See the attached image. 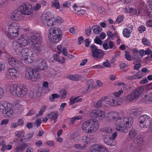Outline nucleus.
I'll list each match as a JSON object with an SVG mask.
<instances>
[{
	"label": "nucleus",
	"mask_w": 152,
	"mask_h": 152,
	"mask_svg": "<svg viewBox=\"0 0 152 152\" xmlns=\"http://www.w3.org/2000/svg\"><path fill=\"white\" fill-rule=\"evenodd\" d=\"M133 120L131 118L122 117L117 119L115 122L116 130L120 132L127 133L128 129L132 126Z\"/></svg>",
	"instance_id": "nucleus-1"
},
{
	"label": "nucleus",
	"mask_w": 152,
	"mask_h": 152,
	"mask_svg": "<svg viewBox=\"0 0 152 152\" xmlns=\"http://www.w3.org/2000/svg\"><path fill=\"white\" fill-rule=\"evenodd\" d=\"M10 91L13 96L18 97H23L28 93L26 86L21 83L11 84L10 86Z\"/></svg>",
	"instance_id": "nucleus-2"
},
{
	"label": "nucleus",
	"mask_w": 152,
	"mask_h": 152,
	"mask_svg": "<svg viewBox=\"0 0 152 152\" xmlns=\"http://www.w3.org/2000/svg\"><path fill=\"white\" fill-rule=\"evenodd\" d=\"M99 127V123L93 119L87 120L82 125L83 132L87 133H91L96 132Z\"/></svg>",
	"instance_id": "nucleus-3"
},
{
	"label": "nucleus",
	"mask_w": 152,
	"mask_h": 152,
	"mask_svg": "<svg viewBox=\"0 0 152 152\" xmlns=\"http://www.w3.org/2000/svg\"><path fill=\"white\" fill-rule=\"evenodd\" d=\"M48 32L49 39L51 42L55 43L61 39L62 33L58 28L52 27L49 29Z\"/></svg>",
	"instance_id": "nucleus-4"
},
{
	"label": "nucleus",
	"mask_w": 152,
	"mask_h": 152,
	"mask_svg": "<svg viewBox=\"0 0 152 152\" xmlns=\"http://www.w3.org/2000/svg\"><path fill=\"white\" fill-rule=\"evenodd\" d=\"M29 43V39L25 34L22 35L17 41H13L12 43V48L16 50L17 53L19 52V49H22V47L27 45Z\"/></svg>",
	"instance_id": "nucleus-5"
},
{
	"label": "nucleus",
	"mask_w": 152,
	"mask_h": 152,
	"mask_svg": "<svg viewBox=\"0 0 152 152\" xmlns=\"http://www.w3.org/2000/svg\"><path fill=\"white\" fill-rule=\"evenodd\" d=\"M140 123V126L145 128H148V132H152V129L150 128L152 124V119L148 116L146 115H141L138 120Z\"/></svg>",
	"instance_id": "nucleus-6"
},
{
	"label": "nucleus",
	"mask_w": 152,
	"mask_h": 152,
	"mask_svg": "<svg viewBox=\"0 0 152 152\" xmlns=\"http://www.w3.org/2000/svg\"><path fill=\"white\" fill-rule=\"evenodd\" d=\"M91 52V56L95 60H98L103 58L104 55V52L102 50L99 49L94 44L90 46Z\"/></svg>",
	"instance_id": "nucleus-7"
},
{
	"label": "nucleus",
	"mask_w": 152,
	"mask_h": 152,
	"mask_svg": "<svg viewBox=\"0 0 152 152\" xmlns=\"http://www.w3.org/2000/svg\"><path fill=\"white\" fill-rule=\"evenodd\" d=\"M25 76L27 79L31 80L32 81H35L40 78L39 72L37 70H34L31 68L27 69Z\"/></svg>",
	"instance_id": "nucleus-8"
},
{
	"label": "nucleus",
	"mask_w": 152,
	"mask_h": 152,
	"mask_svg": "<svg viewBox=\"0 0 152 152\" xmlns=\"http://www.w3.org/2000/svg\"><path fill=\"white\" fill-rule=\"evenodd\" d=\"M19 25L15 22L10 24L8 27V32L11 36L16 37L18 36L19 34Z\"/></svg>",
	"instance_id": "nucleus-9"
},
{
	"label": "nucleus",
	"mask_w": 152,
	"mask_h": 152,
	"mask_svg": "<svg viewBox=\"0 0 152 152\" xmlns=\"http://www.w3.org/2000/svg\"><path fill=\"white\" fill-rule=\"evenodd\" d=\"M117 135V133L115 132L112 134L111 137H109L108 134H106L103 136V140L104 142L107 145L110 146H114L116 144V142L114 140Z\"/></svg>",
	"instance_id": "nucleus-10"
},
{
	"label": "nucleus",
	"mask_w": 152,
	"mask_h": 152,
	"mask_svg": "<svg viewBox=\"0 0 152 152\" xmlns=\"http://www.w3.org/2000/svg\"><path fill=\"white\" fill-rule=\"evenodd\" d=\"M31 6L29 4L24 3L20 7V10L21 13L25 15H29L33 12Z\"/></svg>",
	"instance_id": "nucleus-11"
},
{
	"label": "nucleus",
	"mask_w": 152,
	"mask_h": 152,
	"mask_svg": "<svg viewBox=\"0 0 152 152\" xmlns=\"http://www.w3.org/2000/svg\"><path fill=\"white\" fill-rule=\"evenodd\" d=\"M7 61L9 65L17 69H20L23 67L21 62L14 57H9L8 58Z\"/></svg>",
	"instance_id": "nucleus-12"
},
{
	"label": "nucleus",
	"mask_w": 152,
	"mask_h": 152,
	"mask_svg": "<svg viewBox=\"0 0 152 152\" xmlns=\"http://www.w3.org/2000/svg\"><path fill=\"white\" fill-rule=\"evenodd\" d=\"M54 20V19H50L47 16H46L44 15H43L41 18L42 23L46 26H51L53 25L55 23Z\"/></svg>",
	"instance_id": "nucleus-13"
},
{
	"label": "nucleus",
	"mask_w": 152,
	"mask_h": 152,
	"mask_svg": "<svg viewBox=\"0 0 152 152\" xmlns=\"http://www.w3.org/2000/svg\"><path fill=\"white\" fill-rule=\"evenodd\" d=\"M91 149L90 152H108L103 146L98 144L92 145L91 147Z\"/></svg>",
	"instance_id": "nucleus-14"
},
{
	"label": "nucleus",
	"mask_w": 152,
	"mask_h": 152,
	"mask_svg": "<svg viewBox=\"0 0 152 152\" xmlns=\"http://www.w3.org/2000/svg\"><path fill=\"white\" fill-rule=\"evenodd\" d=\"M36 63L37 64L36 66L37 70H43L46 69V62L43 59L39 58L37 60Z\"/></svg>",
	"instance_id": "nucleus-15"
},
{
	"label": "nucleus",
	"mask_w": 152,
	"mask_h": 152,
	"mask_svg": "<svg viewBox=\"0 0 152 152\" xmlns=\"http://www.w3.org/2000/svg\"><path fill=\"white\" fill-rule=\"evenodd\" d=\"M91 115H93L94 118H99L100 120H102L105 117V113L104 111L100 109L94 110L91 113Z\"/></svg>",
	"instance_id": "nucleus-16"
},
{
	"label": "nucleus",
	"mask_w": 152,
	"mask_h": 152,
	"mask_svg": "<svg viewBox=\"0 0 152 152\" xmlns=\"http://www.w3.org/2000/svg\"><path fill=\"white\" fill-rule=\"evenodd\" d=\"M18 74L17 71L13 68H10L8 70L6 77L8 79H14L16 77Z\"/></svg>",
	"instance_id": "nucleus-17"
},
{
	"label": "nucleus",
	"mask_w": 152,
	"mask_h": 152,
	"mask_svg": "<svg viewBox=\"0 0 152 152\" xmlns=\"http://www.w3.org/2000/svg\"><path fill=\"white\" fill-rule=\"evenodd\" d=\"M142 110L140 108L137 109H133L129 110L127 112L128 115L130 116V118L133 119V118L140 115L142 113Z\"/></svg>",
	"instance_id": "nucleus-18"
},
{
	"label": "nucleus",
	"mask_w": 152,
	"mask_h": 152,
	"mask_svg": "<svg viewBox=\"0 0 152 152\" xmlns=\"http://www.w3.org/2000/svg\"><path fill=\"white\" fill-rule=\"evenodd\" d=\"M15 53L16 54H20L21 56V58H23L25 57H27V56L28 55V54H33V53L30 50L27 48L23 49L22 48L21 49H19V53L17 52L16 50H14Z\"/></svg>",
	"instance_id": "nucleus-19"
},
{
	"label": "nucleus",
	"mask_w": 152,
	"mask_h": 152,
	"mask_svg": "<svg viewBox=\"0 0 152 152\" xmlns=\"http://www.w3.org/2000/svg\"><path fill=\"white\" fill-rule=\"evenodd\" d=\"M11 106V104L7 102H3L0 103V111L2 113H5L6 110H9Z\"/></svg>",
	"instance_id": "nucleus-20"
},
{
	"label": "nucleus",
	"mask_w": 152,
	"mask_h": 152,
	"mask_svg": "<svg viewBox=\"0 0 152 152\" xmlns=\"http://www.w3.org/2000/svg\"><path fill=\"white\" fill-rule=\"evenodd\" d=\"M143 89L142 87H140L136 88L132 93L135 99H138L140 96L143 92Z\"/></svg>",
	"instance_id": "nucleus-21"
},
{
	"label": "nucleus",
	"mask_w": 152,
	"mask_h": 152,
	"mask_svg": "<svg viewBox=\"0 0 152 152\" xmlns=\"http://www.w3.org/2000/svg\"><path fill=\"white\" fill-rule=\"evenodd\" d=\"M41 37V35L39 33H36L31 37L30 40L32 43H38L39 42Z\"/></svg>",
	"instance_id": "nucleus-22"
},
{
	"label": "nucleus",
	"mask_w": 152,
	"mask_h": 152,
	"mask_svg": "<svg viewBox=\"0 0 152 152\" xmlns=\"http://www.w3.org/2000/svg\"><path fill=\"white\" fill-rule=\"evenodd\" d=\"M20 14L18 10L15 11L11 16V18L13 20L18 21L20 18Z\"/></svg>",
	"instance_id": "nucleus-23"
},
{
	"label": "nucleus",
	"mask_w": 152,
	"mask_h": 152,
	"mask_svg": "<svg viewBox=\"0 0 152 152\" xmlns=\"http://www.w3.org/2000/svg\"><path fill=\"white\" fill-rule=\"evenodd\" d=\"M87 86V88L86 90V92H90L93 88H94V82L92 80L89 79L88 80L86 81Z\"/></svg>",
	"instance_id": "nucleus-24"
},
{
	"label": "nucleus",
	"mask_w": 152,
	"mask_h": 152,
	"mask_svg": "<svg viewBox=\"0 0 152 152\" xmlns=\"http://www.w3.org/2000/svg\"><path fill=\"white\" fill-rule=\"evenodd\" d=\"M118 116V114L117 112L112 111L108 114V118L109 121H112L115 119Z\"/></svg>",
	"instance_id": "nucleus-25"
},
{
	"label": "nucleus",
	"mask_w": 152,
	"mask_h": 152,
	"mask_svg": "<svg viewBox=\"0 0 152 152\" xmlns=\"http://www.w3.org/2000/svg\"><path fill=\"white\" fill-rule=\"evenodd\" d=\"M82 99L80 96L77 97H71L69 99V105H72L76 102H82Z\"/></svg>",
	"instance_id": "nucleus-26"
},
{
	"label": "nucleus",
	"mask_w": 152,
	"mask_h": 152,
	"mask_svg": "<svg viewBox=\"0 0 152 152\" xmlns=\"http://www.w3.org/2000/svg\"><path fill=\"white\" fill-rule=\"evenodd\" d=\"M58 113L57 112H52L50 114H48L47 116L49 118L51 119V121H54V122H56V119L58 117Z\"/></svg>",
	"instance_id": "nucleus-27"
},
{
	"label": "nucleus",
	"mask_w": 152,
	"mask_h": 152,
	"mask_svg": "<svg viewBox=\"0 0 152 152\" xmlns=\"http://www.w3.org/2000/svg\"><path fill=\"white\" fill-rule=\"evenodd\" d=\"M82 76L81 75L77 74L69 75L66 77V78L67 79L75 81L80 80Z\"/></svg>",
	"instance_id": "nucleus-28"
},
{
	"label": "nucleus",
	"mask_w": 152,
	"mask_h": 152,
	"mask_svg": "<svg viewBox=\"0 0 152 152\" xmlns=\"http://www.w3.org/2000/svg\"><path fill=\"white\" fill-rule=\"evenodd\" d=\"M32 54H28V55L27 57L23 58H21V60L24 61V62L26 64H29L32 62L33 59V56Z\"/></svg>",
	"instance_id": "nucleus-29"
},
{
	"label": "nucleus",
	"mask_w": 152,
	"mask_h": 152,
	"mask_svg": "<svg viewBox=\"0 0 152 152\" xmlns=\"http://www.w3.org/2000/svg\"><path fill=\"white\" fill-rule=\"evenodd\" d=\"M138 131L136 128H132L129 131V137L130 138H133L137 134Z\"/></svg>",
	"instance_id": "nucleus-30"
},
{
	"label": "nucleus",
	"mask_w": 152,
	"mask_h": 152,
	"mask_svg": "<svg viewBox=\"0 0 152 152\" xmlns=\"http://www.w3.org/2000/svg\"><path fill=\"white\" fill-rule=\"evenodd\" d=\"M27 145L25 144H23L17 146L15 149V152H22L23 151Z\"/></svg>",
	"instance_id": "nucleus-31"
},
{
	"label": "nucleus",
	"mask_w": 152,
	"mask_h": 152,
	"mask_svg": "<svg viewBox=\"0 0 152 152\" xmlns=\"http://www.w3.org/2000/svg\"><path fill=\"white\" fill-rule=\"evenodd\" d=\"M136 141H137L138 144L141 146L142 147L144 146V140L143 137L142 135H139L137 136Z\"/></svg>",
	"instance_id": "nucleus-32"
},
{
	"label": "nucleus",
	"mask_w": 152,
	"mask_h": 152,
	"mask_svg": "<svg viewBox=\"0 0 152 152\" xmlns=\"http://www.w3.org/2000/svg\"><path fill=\"white\" fill-rule=\"evenodd\" d=\"M59 53L55 54L53 55V58L56 61L59 62L60 63L63 64L65 61V59L63 57H62V59H60L59 58Z\"/></svg>",
	"instance_id": "nucleus-33"
},
{
	"label": "nucleus",
	"mask_w": 152,
	"mask_h": 152,
	"mask_svg": "<svg viewBox=\"0 0 152 152\" xmlns=\"http://www.w3.org/2000/svg\"><path fill=\"white\" fill-rule=\"evenodd\" d=\"M100 131L102 132V133H104V134L103 136V138L104 135H105L106 134H108L113 132L112 129L107 128H101L100 129Z\"/></svg>",
	"instance_id": "nucleus-34"
},
{
	"label": "nucleus",
	"mask_w": 152,
	"mask_h": 152,
	"mask_svg": "<svg viewBox=\"0 0 152 152\" xmlns=\"http://www.w3.org/2000/svg\"><path fill=\"white\" fill-rule=\"evenodd\" d=\"M131 147L132 148L136 149L138 150L141 149L142 147L138 144L137 141L135 140L133 141L131 143Z\"/></svg>",
	"instance_id": "nucleus-35"
},
{
	"label": "nucleus",
	"mask_w": 152,
	"mask_h": 152,
	"mask_svg": "<svg viewBox=\"0 0 152 152\" xmlns=\"http://www.w3.org/2000/svg\"><path fill=\"white\" fill-rule=\"evenodd\" d=\"M92 29L94 33L98 34H99L101 31L102 28L97 25H94L92 27Z\"/></svg>",
	"instance_id": "nucleus-36"
},
{
	"label": "nucleus",
	"mask_w": 152,
	"mask_h": 152,
	"mask_svg": "<svg viewBox=\"0 0 152 152\" xmlns=\"http://www.w3.org/2000/svg\"><path fill=\"white\" fill-rule=\"evenodd\" d=\"M106 102L107 104L110 106H114V104L115 102V100L112 98V97L110 98L106 96Z\"/></svg>",
	"instance_id": "nucleus-37"
},
{
	"label": "nucleus",
	"mask_w": 152,
	"mask_h": 152,
	"mask_svg": "<svg viewBox=\"0 0 152 152\" xmlns=\"http://www.w3.org/2000/svg\"><path fill=\"white\" fill-rule=\"evenodd\" d=\"M131 32L128 28H124L123 31V36L126 37L128 38L130 36Z\"/></svg>",
	"instance_id": "nucleus-38"
},
{
	"label": "nucleus",
	"mask_w": 152,
	"mask_h": 152,
	"mask_svg": "<svg viewBox=\"0 0 152 152\" xmlns=\"http://www.w3.org/2000/svg\"><path fill=\"white\" fill-rule=\"evenodd\" d=\"M31 47L34 50L37 51L39 50L41 48L40 44L39 42L32 43Z\"/></svg>",
	"instance_id": "nucleus-39"
},
{
	"label": "nucleus",
	"mask_w": 152,
	"mask_h": 152,
	"mask_svg": "<svg viewBox=\"0 0 152 152\" xmlns=\"http://www.w3.org/2000/svg\"><path fill=\"white\" fill-rule=\"evenodd\" d=\"M51 6L54 7L56 9L60 8V6L59 3L57 0H54L52 2Z\"/></svg>",
	"instance_id": "nucleus-40"
},
{
	"label": "nucleus",
	"mask_w": 152,
	"mask_h": 152,
	"mask_svg": "<svg viewBox=\"0 0 152 152\" xmlns=\"http://www.w3.org/2000/svg\"><path fill=\"white\" fill-rule=\"evenodd\" d=\"M5 113H3V115L4 116L7 115L9 117L11 116L13 113V110L12 109L11 106L10 107V108L9 110H6V111H5Z\"/></svg>",
	"instance_id": "nucleus-41"
},
{
	"label": "nucleus",
	"mask_w": 152,
	"mask_h": 152,
	"mask_svg": "<svg viewBox=\"0 0 152 152\" xmlns=\"http://www.w3.org/2000/svg\"><path fill=\"white\" fill-rule=\"evenodd\" d=\"M82 140L84 142L88 143L91 140L90 136L87 134H85L83 137Z\"/></svg>",
	"instance_id": "nucleus-42"
},
{
	"label": "nucleus",
	"mask_w": 152,
	"mask_h": 152,
	"mask_svg": "<svg viewBox=\"0 0 152 152\" xmlns=\"http://www.w3.org/2000/svg\"><path fill=\"white\" fill-rule=\"evenodd\" d=\"M59 95L57 94H53L51 96L49 97L50 101L53 102L54 101V99L56 98H59Z\"/></svg>",
	"instance_id": "nucleus-43"
},
{
	"label": "nucleus",
	"mask_w": 152,
	"mask_h": 152,
	"mask_svg": "<svg viewBox=\"0 0 152 152\" xmlns=\"http://www.w3.org/2000/svg\"><path fill=\"white\" fill-rule=\"evenodd\" d=\"M86 146V145L85 144H84L82 146H81V145L80 144H76L74 145V147L76 148L81 150L85 149Z\"/></svg>",
	"instance_id": "nucleus-44"
},
{
	"label": "nucleus",
	"mask_w": 152,
	"mask_h": 152,
	"mask_svg": "<svg viewBox=\"0 0 152 152\" xmlns=\"http://www.w3.org/2000/svg\"><path fill=\"white\" fill-rule=\"evenodd\" d=\"M78 31V30L76 28L72 27L69 29V32L73 35L77 34Z\"/></svg>",
	"instance_id": "nucleus-45"
},
{
	"label": "nucleus",
	"mask_w": 152,
	"mask_h": 152,
	"mask_svg": "<svg viewBox=\"0 0 152 152\" xmlns=\"http://www.w3.org/2000/svg\"><path fill=\"white\" fill-rule=\"evenodd\" d=\"M134 98L133 97V95L131 93L128 95L126 97V100L127 102L132 101L135 100Z\"/></svg>",
	"instance_id": "nucleus-46"
},
{
	"label": "nucleus",
	"mask_w": 152,
	"mask_h": 152,
	"mask_svg": "<svg viewBox=\"0 0 152 152\" xmlns=\"http://www.w3.org/2000/svg\"><path fill=\"white\" fill-rule=\"evenodd\" d=\"M15 135L18 137H22L24 136V133L23 131H18L15 132Z\"/></svg>",
	"instance_id": "nucleus-47"
},
{
	"label": "nucleus",
	"mask_w": 152,
	"mask_h": 152,
	"mask_svg": "<svg viewBox=\"0 0 152 152\" xmlns=\"http://www.w3.org/2000/svg\"><path fill=\"white\" fill-rule=\"evenodd\" d=\"M147 97L148 96L147 95L145 94L141 99V101L145 103H149L150 102Z\"/></svg>",
	"instance_id": "nucleus-48"
},
{
	"label": "nucleus",
	"mask_w": 152,
	"mask_h": 152,
	"mask_svg": "<svg viewBox=\"0 0 152 152\" xmlns=\"http://www.w3.org/2000/svg\"><path fill=\"white\" fill-rule=\"evenodd\" d=\"M124 17L123 15H119L117 17L115 22V23L119 24L124 19Z\"/></svg>",
	"instance_id": "nucleus-49"
},
{
	"label": "nucleus",
	"mask_w": 152,
	"mask_h": 152,
	"mask_svg": "<svg viewBox=\"0 0 152 152\" xmlns=\"http://www.w3.org/2000/svg\"><path fill=\"white\" fill-rule=\"evenodd\" d=\"M109 48L112 49L113 48L115 49V46L114 44V43L112 41L110 40L108 41V42Z\"/></svg>",
	"instance_id": "nucleus-50"
},
{
	"label": "nucleus",
	"mask_w": 152,
	"mask_h": 152,
	"mask_svg": "<svg viewBox=\"0 0 152 152\" xmlns=\"http://www.w3.org/2000/svg\"><path fill=\"white\" fill-rule=\"evenodd\" d=\"M109 40V39H107L103 44V48L105 50H107L109 49L108 44Z\"/></svg>",
	"instance_id": "nucleus-51"
},
{
	"label": "nucleus",
	"mask_w": 152,
	"mask_h": 152,
	"mask_svg": "<svg viewBox=\"0 0 152 152\" xmlns=\"http://www.w3.org/2000/svg\"><path fill=\"white\" fill-rule=\"evenodd\" d=\"M0 145L2 146V148H1V151H4L6 150V144L4 140H3L0 142Z\"/></svg>",
	"instance_id": "nucleus-52"
},
{
	"label": "nucleus",
	"mask_w": 152,
	"mask_h": 152,
	"mask_svg": "<svg viewBox=\"0 0 152 152\" xmlns=\"http://www.w3.org/2000/svg\"><path fill=\"white\" fill-rule=\"evenodd\" d=\"M142 42L144 45H149L151 44L150 42L145 37L142 38Z\"/></svg>",
	"instance_id": "nucleus-53"
},
{
	"label": "nucleus",
	"mask_w": 152,
	"mask_h": 152,
	"mask_svg": "<svg viewBox=\"0 0 152 152\" xmlns=\"http://www.w3.org/2000/svg\"><path fill=\"white\" fill-rule=\"evenodd\" d=\"M138 31L140 33H142L146 30V28L145 26L141 25L138 28Z\"/></svg>",
	"instance_id": "nucleus-54"
},
{
	"label": "nucleus",
	"mask_w": 152,
	"mask_h": 152,
	"mask_svg": "<svg viewBox=\"0 0 152 152\" xmlns=\"http://www.w3.org/2000/svg\"><path fill=\"white\" fill-rule=\"evenodd\" d=\"M125 57L126 58L127 60L128 61H131V57L129 53L128 52L126 51H125Z\"/></svg>",
	"instance_id": "nucleus-55"
},
{
	"label": "nucleus",
	"mask_w": 152,
	"mask_h": 152,
	"mask_svg": "<svg viewBox=\"0 0 152 152\" xmlns=\"http://www.w3.org/2000/svg\"><path fill=\"white\" fill-rule=\"evenodd\" d=\"M94 42L97 44L101 45L102 43V42L99 37H96L94 39Z\"/></svg>",
	"instance_id": "nucleus-56"
},
{
	"label": "nucleus",
	"mask_w": 152,
	"mask_h": 152,
	"mask_svg": "<svg viewBox=\"0 0 152 152\" xmlns=\"http://www.w3.org/2000/svg\"><path fill=\"white\" fill-rule=\"evenodd\" d=\"M102 103L99 100L97 102H94L93 103L94 106L96 107L99 108L101 107Z\"/></svg>",
	"instance_id": "nucleus-57"
},
{
	"label": "nucleus",
	"mask_w": 152,
	"mask_h": 152,
	"mask_svg": "<svg viewBox=\"0 0 152 152\" xmlns=\"http://www.w3.org/2000/svg\"><path fill=\"white\" fill-rule=\"evenodd\" d=\"M103 65L104 66L107 67H110L111 66V64L109 63L108 60L107 59L105 60V62H103Z\"/></svg>",
	"instance_id": "nucleus-58"
},
{
	"label": "nucleus",
	"mask_w": 152,
	"mask_h": 152,
	"mask_svg": "<svg viewBox=\"0 0 152 152\" xmlns=\"http://www.w3.org/2000/svg\"><path fill=\"white\" fill-rule=\"evenodd\" d=\"M123 93V91L122 90H120L118 92H114L113 93V95L116 97H118L120 95Z\"/></svg>",
	"instance_id": "nucleus-59"
},
{
	"label": "nucleus",
	"mask_w": 152,
	"mask_h": 152,
	"mask_svg": "<svg viewBox=\"0 0 152 152\" xmlns=\"http://www.w3.org/2000/svg\"><path fill=\"white\" fill-rule=\"evenodd\" d=\"M141 67V65L139 63L135 65L133 68L134 70H138Z\"/></svg>",
	"instance_id": "nucleus-60"
},
{
	"label": "nucleus",
	"mask_w": 152,
	"mask_h": 152,
	"mask_svg": "<svg viewBox=\"0 0 152 152\" xmlns=\"http://www.w3.org/2000/svg\"><path fill=\"white\" fill-rule=\"evenodd\" d=\"M41 8V5L39 4H36L33 7V9L35 11L38 10Z\"/></svg>",
	"instance_id": "nucleus-61"
},
{
	"label": "nucleus",
	"mask_w": 152,
	"mask_h": 152,
	"mask_svg": "<svg viewBox=\"0 0 152 152\" xmlns=\"http://www.w3.org/2000/svg\"><path fill=\"white\" fill-rule=\"evenodd\" d=\"M35 113L36 112L34 110L31 109L29 111V112L26 115L27 116L32 115L35 114Z\"/></svg>",
	"instance_id": "nucleus-62"
},
{
	"label": "nucleus",
	"mask_w": 152,
	"mask_h": 152,
	"mask_svg": "<svg viewBox=\"0 0 152 152\" xmlns=\"http://www.w3.org/2000/svg\"><path fill=\"white\" fill-rule=\"evenodd\" d=\"M86 35L87 36H89L91 32V29L90 27L87 30H85Z\"/></svg>",
	"instance_id": "nucleus-63"
},
{
	"label": "nucleus",
	"mask_w": 152,
	"mask_h": 152,
	"mask_svg": "<svg viewBox=\"0 0 152 152\" xmlns=\"http://www.w3.org/2000/svg\"><path fill=\"white\" fill-rule=\"evenodd\" d=\"M148 98L150 102H152V92H151L150 93L147 94Z\"/></svg>",
	"instance_id": "nucleus-64"
}]
</instances>
